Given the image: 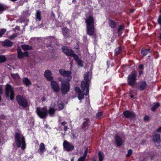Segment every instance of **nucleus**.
Returning <instances> with one entry per match:
<instances>
[{"instance_id": "obj_1", "label": "nucleus", "mask_w": 161, "mask_h": 161, "mask_svg": "<svg viewBox=\"0 0 161 161\" xmlns=\"http://www.w3.org/2000/svg\"><path fill=\"white\" fill-rule=\"evenodd\" d=\"M59 72L61 75L68 78L67 81L63 80L61 82L62 92V94H66L70 89L69 82L72 79L71 72L69 71H66L63 69H60Z\"/></svg>"}, {"instance_id": "obj_2", "label": "nucleus", "mask_w": 161, "mask_h": 161, "mask_svg": "<svg viewBox=\"0 0 161 161\" xmlns=\"http://www.w3.org/2000/svg\"><path fill=\"white\" fill-rule=\"evenodd\" d=\"M87 33L90 36L92 35L94 32V21L93 16L90 15L86 19Z\"/></svg>"}, {"instance_id": "obj_3", "label": "nucleus", "mask_w": 161, "mask_h": 161, "mask_svg": "<svg viewBox=\"0 0 161 161\" xmlns=\"http://www.w3.org/2000/svg\"><path fill=\"white\" fill-rule=\"evenodd\" d=\"M63 52L67 56L73 57L74 59L76 61L78 65L83 66L82 62L79 59L77 55L74 53L73 52L71 49H69L67 47H62Z\"/></svg>"}, {"instance_id": "obj_4", "label": "nucleus", "mask_w": 161, "mask_h": 161, "mask_svg": "<svg viewBox=\"0 0 161 161\" xmlns=\"http://www.w3.org/2000/svg\"><path fill=\"white\" fill-rule=\"evenodd\" d=\"M15 142L18 147H21L24 150L25 148L26 144L24 137L20 133H16L15 135Z\"/></svg>"}, {"instance_id": "obj_5", "label": "nucleus", "mask_w": 161, "mask_h": 161, "mask_svg": "<svg viewBox=\"0 0 161 161\" xmlns=\"http://www.w3.org/2000/svg\"><path fill=\"white\" fill-rule=\"evenodd\" d=\"M89 73L86 72L84 75V81H82L81 83V88L84 92L85 91H86V95H87L89 93V85L88 82L89 81Z\"/></svg>"}, {"instance_id": "obj_6", "label": "nucleus", "mask_w": 161, "mask_h": 161, "mask_svg": "<svg viewBox=\"0 0 161 161\" xmlns=\"http://www.w3.org/2000/svg\"><path fill=\"white\" fill-rule=\"evenodd\" d=\"M5 94L6 97H9L11 100H13L14 97V89L11 86L7 84L5 86Z\"/></svg>"}, {"instance_id": "obj_7", "label": "nucleus", "mask_w": 161, "mask_h": 161, "mask_svg": "<svg viewBox=\"0 0 161 161\" xmlns=\"http://www.w3.org/2000/svg\"><path fill=\"white\" fill-rule=\"evenodd\" d=\"M36 112L38 116L42 119L45 118L47 115V110L46 107L43 108H37Z\"/></svg>"}, {"instance_id": "obj_8", "label": "nucleus", "mask_w": 161, "mask_h": 161, "mask_svg": "<svg viewBox=\"0 0 161 161\" xmlns=\"http://www.w3.org/2000/svg\"><path fill=\"white\" fill-rule=\"evenodd\" d=\"M136 72L135 71H132L128 76V82L130 86L134 85L136 80Z\"/></svg>"}, {"instance_id": "obj_9", "label": "nucleus", "mask_w": 161, "mask_h": 161, "mask_svg": "<svg viewBox=\"0 0 161 161\" xmlns=\"http://www.w3.org/2000/svg\"><path fill=\"white\" fill-rule=\"evenodd\" d=\"M16 98L18 103L23 108H26L27 106L28 103L25 98L20 95L18 96Z\"/></svg>"}, {"instance_id": "obj_10", "label": "nucleus", "mask_w": 161, "mask_h": 161, "mask_svg": "<svg viewBox=\"0 0 161 161\" xmlns=\"http://www.w3.org/2000/svg\"><path fill=\"white\" fill-rule=\"evenodd\" d=\"M63 146L64 150L66 151H71L74 149V146L73 145L66 140L64 141Z\"/></svg>"}, {"instance_id": "obj_11", "label": "nucleus", "mask_w": 161, "mask_h": 161, "mask_svg": "<svg viewBox=\"0 0 161 161\" xmlns=\"http://www.w3.org/2000/svg\"><path fill=\"white\" fill-rule=\"evenodd\" d=\"M75 90L76 92L77 93L78 96V98L79 100H81V99H82L84 98V94L83 93H84V94L86 95H86V91H85L84 92L83 91V90H82V92L80 89L77 87H75Z\"/></svg>"}, {"instance_id": "obj_12", "label": "nucleus", "mask_w": 161, "mask_h": 161, "mask_svg": "<svg viewBox=\"0 0 161 161\" xmlns=\"http://www.w3.org/2000/svg\"><path fill=\"white\" fill-rule=\"evenodd\" d=\"M153 139L155 145L157 147L159 146V143L161 142L160 135L158 134H155L153 136Z\"/></svg>"}, {"instance_id": "obj_13", "label": "nucleus", "mask_w": 161, "mask_h": 161, "mask_svg": "<svg viewBox=\"0 0 161 161\" xmlns=\"http://www.w3.org/2000/svg\"><path fill=\"white\" fill-rule=\"evenodd\" d=\"M138 88L141 91H143L147 87V84L146 82L145 81L142 80L139 81L138 84Z\"/></svg>"}, {"instance_id": "obj_14", "label": "nucleus", "mask_w": 161, "mask_h": 161, "mask_svg": "<svg viewBox=\"0 0 161 161\" xmlns=\"http://www.w3.org/2000/svg\"><path fill=\"white\" fill-rule=\"evenodd\" d=\"M51 81V85L52 88L55 92H58L59 91V85L56 82Z\"/></svg>"}, {"instance_id": "obj_15", "label": "nucleus", "mask_w": 161, "mask_h": 161, "mask_svg": "<svg viewBox=\"0 0 161 161\" xmlns=\"http://www.w3.org/2000/svg\"><path fill=\"white\" fill-rule=\"evenodd\" d=\"M18 57L19 58H22L25 56H27L28 55V53L27 52H25L24 53H23L21 49H18Z\"/></svg>"}, {"instance_id": "obj_16", "label": "nucleus", "mask_w": 161, "mask_h": 161, "mask_svg": "<svg viewBox=\"0 0 161 161\" xmlns=\"http://www.w3.org/2000/svg\"><path fill=\"white\" fill-rule=\"evenodd\" d=\"M51 73L49 70H47L44 73V75L47 79L51 81L53 79V78L51 76Z\"/></svg>"}, {"instance_id": "obj_17", "label": "nucleus", "mask_w": 161, "mask_h": 161, "mask_svg": "<svg viewBox=\"0 0 161 161\" xmlns=\"http://www.w3.org/2000/svg\"><path fill=\"white\" fill-rule=\"evenodd\" d=\"M115 142L116 145L120 146L122 145L123 141L121 138L118 135H115Z\"/></svg>"}, {"instance_id": "obj_18", "label": "nucleus", "mask_w": 161, "mask_h": 161, "mask_svg": "<svg viewBox=\"0 0 161 161\" xmlns=\"http://www.w3.org/2000/svg\"><path fill=\"white\" fill-rule=\"evenodd\" d=\"M124 116L126 118H132L134 117V114L129 111L127 110L125 111L124 113Z\"/></svg>"}, {"instance_id": "obj_19", "label": "nucleus", "mask_w": 161, "mask_h": 161, "mask_svg": "<svg viewBox=\"0 0 161 161\" xmlns=\"http://www.w3.org/2000/svg\"><path fill=\"white\" fill-rule=\"evenodd\" d=\"M55 106V104H52L51 106V107L48 110L49 114L51 116H53L54 115L55 110L54 109Z\"/></svg>"}, {"instance_id": "obj_20", "label": "nucleus", "mask_w": 161, "mask_h": 161, "mask_svg": "<svg viewBox=\"0 0 161 161\" xmlns=\"http://www.w3.org/2000/svg\"><path fill=\"white\" fill-rule=\"evenodd\" d=\"M88 149L87 147L86 148L85 150V152L83 154V156L80 157L78 159V161H84L86 156L87 153Z\"/></svg>"}, {"instance_id": "obj_21", "label": "nucleus", "mask_w": 161, "mask_h": 161, "mask_svg": "<svg viewBox=\"0 0 161 161\" xmlns=\"http://www.w3.org/2000/svg\"><path fill=\"white\" fill-rule=\"evenodd\" d=\"M35 14V19L37 21H40L41 20V12L39 10H36Z\"/></svg>"}, {"instance_id": "obj_22", "label": "nucleus", "mask_w": 161, "mask_h": 161, "mask_svg": "<svg viewBox=\"0 0 161 161\" xmlns=\"http://www.w3.org/2000/svg\"><path fill=\"white\" fill-rule=\"evenodd\" d=\"M45 148V146L44 143L42 142L41 143L39 149V152L41 154L43 153Z\"/></svg>"}, {"instance_id": "obj_23", "label": "nucleus", "mask_w": 161, "mask_h": 161, "mask_svg": "<svg viewBox=\"0 0 161 161\" xmlns=\"http://www.w3.org/2000/svg\"><path fill=\"white\" fill-rule=\"evenodd\" d=\"M23 82L26 86H29L31 84V81L27 77L24 78L23 79Z\"/></svg>"}, {"instance_id": "obj_24", "label": "nucleus", "mask_w": 161, "mask_h": 161, "mask_svg": "<svg viewBox=\"0 0 161 161\" xmlns=\"http://www.w3.org/2000/svg\"><path fill=\"white\" fill-rule=\"evenodd\" d=\"M89 120L87 119H84V122L82 125V127L83 129H85L86 128L88 125Z\"/></svg>"}, {"instance_id": "obj_25", "label": "nucleus", "mask_w": 161, "mask_h": 161, "mask_svg": "<svg viewBox=\"0 0 161 161\" xmlns=\"http://www.w3.org/2000/svg\"><path fill=\"white\" fill-rule=\"evenodd\" d=\"M3 44L4 46L11 47L13 43L10 41L6 40L4 41Z\"/></svg>"}, {"instance_id": "obj_26", "label": "nucleus", "mask_w": 161, "mask_h": 161, "mask_svg": "<svg viewBox=\"0 0 161 161\" xmlns=\"http://www.w3.org/2000/svg\"><path fill=\"white\" fill-rule=\"evenodd\" d=\"M63 33L65 37L68 36V29L66 27H64L62 29Z\"/></svg>"}, {"instance_id": "obj_27", "label": "nucleus", "mask_w": 161, "mask_h": 161, "mask_svg": "<svg viewBox=\"0 0 161 161\" xmlns=\"http://www.w3.org/2000/svg\"><path fill=\"white\" fill-rule=\"evenodd\" d=\"M11 76L14 80H19L20 77L19 75L18 74L11 73Z\"/></svg>"}, {"instance_id": "obj_28", "label": "nucleus", "mask_w": 161, "mask_h": 161, "mask_svg": "<svg viewBox=\"0 0 161 161\" xmlns=\"http://www.w3.org/2000/svg\"><path fill=\"white\" fill-rule=\"evenodd\" d=\"M98 156L99 161H103L104 158L103 153L101 151H99L98 153Z\"/></svg>"}, {"instance_id": "obj_29", "label": "nucleus", "mask_w": 161, "mask_h": 161, "mask_svg": "<svg viewBox=\"0 0 161 161\" xmlns=\"http://www.w3.org/2000/svg\"><path fill=\"white\" fill-rule=\"evenodd\" d=\"M150 49H143L142 51V54L144 56H146L148 53H150Z\"/></svg>"}, {"instance_id": "obj_30", "label": "nucleus", "mask_w": 161, "mask_h": 161, "mask_svg": "<svg viewBox=\"0 0 161 161\" xmlns=\"http://www.w3.org/2000/svg\"><path fill=\"white\" fill-rule=\"evenodd\" d=\"M122 52V48L121 47L116 48L115 50V55H118L120 54Z\"/></svg>"}, {"instance_id": "obj_31", "label": "nucleus", "mask_w": 161, "mask_h": 161, "mask_svg": "<svg viewBox=\"0 0 161 161\" xmlns=\"http://www.w3.org/2000/svg\"><path fill=\"white\" fill-rule=\"evenodd\" d=\"M21 47L24 50H30L32 48L31 46L26 45H22Z\"/></svg>"}, {"instance_id": "obj_32", "label": "nucleus", "mask_w": 161, "mask_h": 161, "mask_svg": "<svg viewBox=\"0 0 161 161\" xmlns=\"http://www.w3.org/2000/svg\"><path fill=\"white\" fill-rule=\"evenodd\" d=\"M109 24L110 27L112 28H114L116 26L115 22L112 20H109Z\"/></svg>"}, {"instance_id": "obj_33", "label": "nucleus", "mask_w": 161, "mask_h": 161, "mask_svg": "<svg viewBox=\"0 0 161 161\" xmlns=\"http://www.w3.org/2000/svg\"><path fill=\"white\" fill-rule=\"evenodd\" d=\"M160 106V104L158 103H154V105L152 108V110L153 111H154L155 109Z\"/></svg>"}, {"instance_id": "obj_34", "label": "nucleus", "mask_w": 161, "mask_h": 161, "mask_svg": "<svg viewBox=\"0 0 161 161\" xmlns=\"http://www.w3.org/2000/svg\"><path fill=\"white\" fill-rule=\"evenodd\" d=\"M58 106L60 110L64 108V105L61 102L58 101Z\"/></svg>"}, {"instance_id": "obj_35", "label": "nucleus", "mask_w": 161, "mask_h": 161, "mask_svg": "<svg viewBox=\"0 0 161 161\" xmlns=\"http://www.w3.org/2000/svg\"><path fill=\"white\" fill-rule=\"evenodd\" d=\"M124 29V26L123 25H120L118 29V33L119 35L120 36L121 35L122 32H121V31L123 29Z\"/></svg>"}, {"instance_id": "obj_36", "label": "nucleus", "mask_w": 161, "mask_h": 161, "mask_svg": "<svg viewBox=\"0 0 161 161\" xmlns=\"http://www.w3.org/2000/svg\"><path fill=\"white\" fill-rule=\"evenodd\" d=\"M6 58L4 55L0 56V63H3L5 61Z\"/></svg>"}, {"instance_id": "obj_37", "label": "nucleus", "mask_w": 161, "mask_h": 161, "mask_svg": "<svg viewBox=\"0 0 161 161\" xmlns=\"http://www.w3.org/2000/svg\"><path fill=\"white\" fill-rule=\"evenodd\" d=\"M103 113L102 112H99L96 115V117L99 119L102 117Z\"/></svg>"}, {"instance_id": "obj_38", "label": "nucleus", "mask_w": 161, "mask_h": 161, "mask_svg": "<svg viewBox=\"0 0 161 161\" xmlns=\"http://www.w3.org/2000/svg\"><path fill=\"white\" fill-rule=\"evenodd\" d=\"M6 31V30L4 29H2L0 32V37H2V35L5 33Z\"/></svg>"}, {"instance_id": "obj_39", "label": "nucleus", "mask_w": 161, "mask_h": 161, "mask_svg": "<svg viewBox=\"0 0 161 161\" xmlns=\"http://www.w3.org/2000/svg\"><path fill=\"white\" fill-rule=\"evenodd\" d=\"M132 150L131 149L129 150L128 151V153L127 154V157L129 156L130 155H131V154H132Z\"/></svg>"}, {"instance_id": "obj_40", "label": "nucleus", "mask_w": 161, "mask_h": 161, "mask_svg": "<svg viewBox=\"0 0 161 161\" xmlns=\"http://www.w3.org/2000/svg\"><path fill=\"white\" fill-rule=\"evenodd\" d=\"M149 119V117L147 116H145L144 118V119L145 121H148Z\"/></svg>"}, {"instance_id": "obj_41", "label": "nucleus", "mask_w": 161, "mask_h": 161, "mask_svg": "<svg viewBox=\"0 0 161 161\" xmlns=\"http://www.w3.org/2000/svg\"><path fill=\"white\" fill-rule=\"evenodd\" d=\"M4 8L3 7V6L2 5L0 4V11H3L4 10Z\"/></svg>"}, {"instance_id": "obj_42", "label": "nucleus", "mask_w": 161, "mask_h": 161, "mask_svg": "<svg viewBox=\"0 0 161 161\" xmlns=\"http://www.w3.org/2000/svg\"><path fill=\"white\" fill-rule=\"evenodd\" d=\"M15 37H16V36L15 35H13L12 36H10L9 37V38L10 39H12Z\"/></svg>"}, {"instance_id": "obj_43", "label": "nucleus", "mask_w": 161, "mask_h": 161, "mask_svg": "<svg viewBox=\"0 0 161 161\" xmlns=\"http://www.w3.org/2000/svg\"><path fill=\"white\" fill-rule=\"evenodd\" d=\"M157 132H161V127H159L157 130Z\"/></svg>"}, {"instance_id": "obj_44", "label": "nucleus", "mask_w": 161, "mask_h": 161, "mask_svg": "<svg viewBox=\"0 0 161 161\" xmlns=\"http://www.w3.org/2000/svg\"><path fill=\"white\" fill-rule=\"evenodd\" d=\"M144 68L143 65L142 64L140 65L139 66V68L140 69H143Z\"/></svg>"}, {"instance_id": "obj_45", "label": "nucleus", "mask_w": 161, "mask_h": 161, "mask_svg": "<svg viewBox=\"0 0 161 161\" xmlns=\"http://www.w3.org/2000/svg\"><path fill=\"white\" fill-rule=\"evenodd\" d=\"M143 73V71H140L139 72V75L141 76L142 74Z\"/></svg>"}, {"instance_id": "obj_46", "label": "nucleus", "mask_w": 161, "mask_h": 161, "mask_svg": "<svg viewBox=\"0 0 161 161\" xmlns=\"http://www.w3.org/2000/svg\"><path fill=\"white\" fill-rule=\"evenodd\" d=\"M2 86H0V94H2Z\"/></svg>"}, {"instance_id": "obj_47", "label": "nucleus", "mask_w": 161, "mask_h": 161, "mask_svg": "<svg viewBox=\"0 0 161 161\" xmlns=\"http://www.w3.org/2000/svg\"><path fill=\"white\" fill-rule=\"evenodd\" d=\"M67 129H68V127L67 126H64V130L65 131L67 130Z\"/></svg>"}, {"instance_id": "obj_48", "label": "nucleus", "mask_w": 161, "mask_h": 161, "mask_svg": "<svg viewBox=\"0 0 161 161\" xmlns=\"http://www.w3.org/2000/svg\"><path fill=\"white\" fill-rule=\"evenodd\" d=\"M66 123V122H63L62 123V125H65V124Z\"/></svg>"}, {"instance_id": "obj_49", "label": "nucleus", "mask_w": 161, "mask_h": 161, "mask_svg": "<svg viewBox=\"0 0 161 161\" xmlns=\"http://www.w3.org/2000/svg\"><path fill=\"white\" fill-rule=\"evenodd\" d=\"M74 157L71 160V161H74Z\"/></svg>"}, {"instance_id": "obj_50", "label": "nucleus", "mask_w": 161, "mask_h": 161, "mask_svg": "<svg viewBox=\"0 0 161 161\" xmlns=\"http://www.w3.org/2000/svg\"><path fill=\"white\" fill-rule=\"evenodd\" d=\"M56 148H57V147H53V149L54 150H56Z\"/></svg>"}, {"instance_id": "obj_51", "label": "nucleus", "mask_w": 161, "mask_h": 161, "mask_svg": "<svg viewBox=\"0 0 161 161\" xmlns=\"http://www.w3.org/2000/svg\"><path fill=\"white\" fill-rule=\"evenodd\" d=\"M130 97H131V98H133V95H131V96H130Z\"/></svg>"}, {"instance_id": "obj_52", "label": "nucleus", "mask_w": 161, "mask_h": 161, "mask_svg": "<svg viewBox=\"0 0 161 161\" xmlns=\"http://www.w3.org/2000/svg\"><path fill=\"white\" fill-rule=\"evenodd\" d=\"M11 0L12 1H16L17 0Z\"/></svg>"}, {"instance_id": "obj_53", "label": "nucleus", "mask_w": 161, "mask_h": 161, "mask_svg": "<svg viewBox=\"0 0 161 161\" xmlns=\"http://www.w3.org/2000/svg\"><path fill=\"white\" fill-rule=\"evenodd\" d=\"M51 38H52V39H54V38L53 37H51Z\"/></svg>"}, {"instance_id": "obj_54", "label": "nucleus", "mask_w": 161, "mask_h": 161, "mask_svg": "<svg viewBox=\"0 0 161 161\" xmlns=\"http://www.w3.org/2000/svg\"><path fill=\"white\" fill-rule=\"evenodd\" d=\"M91 161H96L95 160L93 159Z\"/></svg>"}, {"instance_id": "obj_55", "label": "nucleus", "mask_w": 161, "mask_h": 161, "mask_svg": "<svg viewBox=\"0 0 161 161\" xmlns=\"http://www.w3.org/2000/svg\"><path fill=\"white\" fill-rule=\"evenodd\" d=\"M75 1H76V0H73V2H75Z\"/></svg>"}, {"instance_id": "obj_56", "label": "nucleus", "mask_w": 161, "mask_h": 161, "mask_svg": "<svg viewBox=\"0 0 161 161\" xmlns=\"http://www.w3.org/2000/svg\"><path fill=\"white\" fill-rule=\"evenodd\" d=\"M39 27H42V26H40Z\"/></svg>"}]
</instances>
